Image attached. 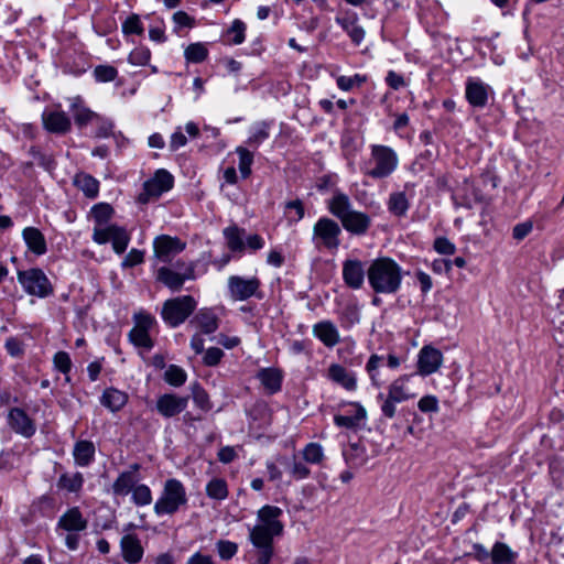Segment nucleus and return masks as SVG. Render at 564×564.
Returning <instances> with one entry per match:
<instances>
[{
    "mask_svg": "<svg viewBox=\"0 0 564 564\" xmlns=\"http://www.w3.org/2000/svg\"><path fill=\"white\" fill-rule=\"evenodd\" d=\"M164 379L169 384L180 387L185 383L187 375L181 367L171 365L164 373Z\"/></svg>",
    "mask_w": 564,
    "mask_h": 564,
    "instance_id": "nucleus-48",
    "label": "nucleus"
},
{
    "mask_svg": "<svg viewBox=\"0 0 564 564\" xmlns=\"http://www.w3.org/2000/svg\"><path fill=\"white\" fill-rule=\"evenodd\" d=\"M175 268L178 271L167 267L160 268L156 279L172 291H180L185 281L195 279V264L177 261Z\"/></svg>",
    "mask_w": 564,
    "mask_h": 564,
    "instance_id": "nucleus-14",
    "label": "nucleus"
},
{
    "mask_svg": "<svg viewBox=\"0 0 564 564\" xmlns=\"http://www.w3.org/2000/svg\"><path fill=\"white\" fill-rule=\"evenodd\" d=\"M367 77L361 74H355L354 76L340 75L336 78L337 87L343 91H349L354 87H359L366 83Z\"/></svg>",
    "mask_w": 564,
    "mask_h": 564,
    "instance_id": "nucleus-47",
    "label": "nucleus"
},
{
    "mask_svg": "<svg viewBox=\"0 0 564 564\" xmlns=\"http://www.w3.org/2000/svg\"><path fill=\"white\" fill-rule=\"evenodd\" d=\"M8 424L17 434L24 437L33 436L36 431L33 420L20 408H12L9 411Z\"/></svg>",
    "mask_w": 564,
    "mask_h": 564,
    "instance_id": "nucleus-22",
    "label": "nucleus"
},
{
    "mask_svg": "<svg viewBox=\"0 0 564 564\" xmlns=\"http://www.w3.org/2000/svg\"><path fill=\"white\" fill-rule=\"evenodd\" d=\"M188 404L187 397L165 393L158 398L156 410L164 417H173L183 412Z\"/></svg>",
    "mask_w": 564,
    "mask_h": 564,
    "instance_id": "nucleus-21",
    "label": "nucleus"
},
{
    "mask_svg": "<svg viewBox=\"0 0 564 564\" xmlns=\"http://www.w3.org/2000/svg\"><path fill=\"white\" fill-rule=\"evenodd\" d=\"M340 234L341 229L335 220L322 217L313 227V241L318 248L323 247L329 251H335L340 245Z\"/></svg>",
    "mask_w": 564,
    "mask_h": 564,
    "instance_id": "nucleus-13",
    "label": "nucleus"
},
{
    "mask_svg": "<svg viewBox=\"0 0 564 564\" xmlns=\"http://www.w3.org/2000/svg\"><path fill=\"white\" fill-rule=\"evenodd\" d=\"M94 122L98 124L96 137L107 138L112 133L113 123L110 120L100 117L99 120H94Z\"/></svg>",
    "mask_w": 564,
    "mask_h": 564,
    "instance_id": "nucleus-62",
    "label": "nucleus"
},
{
    "mask_svg": "<svg viewBox=\"0 0 564 564\" xmlns=\"http://www.w3.org/2000/svg\"><path fill=\"white\" fill-rule=\"evenodd\" d=\"M261 281L258 276L230 275L227 279L228 296L231 301H247L251 297L261 300L263 293L261 291Z\"/></svg>",
    "mask_w": 564,
    "mask_h": 564,
    "instance_id": "nucleus-9",
    "label": "nucleus"
},
{
    "mask_svg": "<svg viewBox=\"0 0 564 564\" xmlns=\"http://www.w3.org/2000/svg\"><path fill=\"white\" fill-rule=\"evenodd\" d=\"M186 247V243L177 237L169 235H161L153 240L154 256L162 262H171L172 259L181 253Z\"/></svg>",
    "mask_w": 564,
    "mask_h": 564,
    "instance_id": "nucleus-16",
    "label": "nucleus"
},
{
    "mask_svg": "<svg viewBox=\"0 0 564 564\" xmlns=\"http://www.w3.org/2000/svg\"><path fill=\"white\" fill-rule=\"evenodd\" d=\"M313 335L328 348L335 347L340 341V335L336 325L328 319L313 325Z\"/></svg>",
    "mask_w": 564,
    "mask_h": 564,
    "instance_id": "nucleus-23",
    "label": "nucleus"
},
{
    "mask_svg": "<svg viewBox=\"0 0 564 564\" xmlns=\"http://www.w3.org/2000/svg\"><path fill=\"white\" fill-rule=\"evenodd\" d=\"M239 158L238 169L242 178L251 175V166L253 164V153L246 147L239 145L235 149Z\"/></svg>",
    "mask_w": 564,
    "mask_h": 564,
    "instance_id": "nucleus-42",
    "label": "nucleus"
},
{
    "mask_svg": "<svg viewBox=\"0 0 564 564\" xmlns=\"http://www.w3.org/2000/svg\"><path fill=\"white\" fill-rule=\"evenodd\" d=\"M73 456L75 464L80 467L88 466L95 457V445L90 441H78L76 442Z\"/></svg>",
    "mask_w": 564,
    "mask_h": 564,
    "instance_id": "nucleus-33",
    "label": "nucleus"
},
{
    "mask_svg": "<svg viewBox=\"0 0 564 564\" xmlns=\"http://www.w3.org/2000/svg\"><path fill=\"white\" fill-rule=\"evenodd\" d=\"M388 209L398 217L404 216L409 209V200L405 193L395 192L390 194Z\"/></svg>",
    "mask_w": 564,
    "mask_h": 564,
    "instance_id": "nucleus-41",
    "label": "nucleus"
},
{
    "mask_svg": "<svg viewBox=\"0 0 564 564\" xmlns=\"http://www.w3.org/2000/svg\"><path fill=\"white\" fill-rule=\"evenodd\" d=\"M245 230L236 226L227 227L224 229V236L227 240V246L232 252H242L245 250Z\"/></svg>",
    "mask_w": 564,
    "mask_h": 564,
    "instance_id": "nucleus-39",
    "label": "nucleus"
},
{
    "mask_svg": "<svg viewBox=\"0 0 564 564\" xmlns=\"http://www.w3.org/2000/svg\"><path fill=\"white\" fill-rule=\"evenodd\" d=\"M264 247V239L258 235H249L245 238V249L247 248L251 252H256Z\"/></svg>",
    "mask_w": 564,
    "mask_h": 564,
    "instance_id": "nucleus-61",
    "label": "nucleus"
},
{
    "mask_svg": "<svg viewBox=\"0 0 564 564\" xmlns=\"http://www.w3.org/2000/svg\"><path fill=\"white\" fill-rule=\"evenodd\" d=\"M120 547L123 560L129 564H137L143 557V547L134 534H126L121 538Z\"/></svg>",
    "mask_w": 564,
    "mask_h": 564,
    "instance_id": "nucleus-25",
    "label": "nucleus"
},
{
    "mask_svg": "<svg viewBox=\"0 0 564 564\" xmlns=\"http://www.w3.org/2000/svg\"><path fill=\"white\" fill-rule=\"evenodd\" d=\"M144 261V251L131 249L121 262L122 268H132Z\"/></svg>",
    "mask_w": 564,
    "mask_h": 564,
    "instance_id": "nucleus-58",
    "label": "nucleus"
},
{
    "mask_svg": "<svg viewBox=\"0 0 564 564\" xmlns=\"http://www.w3.org/2000/svg\"><path fill=\"white\" fill-rule=\"evenodd\" d=\"M90 214L95 221L93 229V241L97 245L111 242L112 249L117 254L123 253L131 240L130 232L122 226L109 224L113 209L109 204L95 205Z\"/></svg>",
    "mask_w": 564,
    "mask_h": 564,
    "instance_id": "nucleus-2",
    "label": "nucleus"
},
{
    "mask_svg": "<svg viewBox=\"0 0 564 564\" xmlns=\"http://www.w3.org/2000/svg\"><path fill=\"white\" fill-rule=\"evenodd\" d=\"M128 402V394L116 388H107L100 398V403L111 412L120 411Z\"/></svg>",
    "mask_w": 564,
    "mask_h": 564,
    "instance_id": "nucleus-31",
    "label": "nucleus"
},
{
    "mask_svg": "<svg viewBox=\"0 0 564 564\" xmlns=\"http://www.w3.org/2000/svg\"><path fill=\"white\" fill-rule=\"evenodd\" d=\"M18 281L30 295L43 299L53 293V286L50 280L43 270L39 268L19 271Z\"/></svg>",
    "mask_w": 564,
    "mask_h": 564,
    "instance_id": "nucleus-12",
    "label": "nucleus"
},
{
    "mask_svg": "<svg viewBox=\"0 0 564 564\" xmlns=\"http://www.w3.org/2000/svg\"><path fill=\"white\" fill-rule=\"evenodd\" d=\"M345 284L352 290H360L367 276L365 263L359 259H346L341 271Z\"/></svg>",
    "mask_w": 564,
    "mask_h": 564,
    "instance_id": "nucleus-18",
    "label": "nucleus"
},
{
    "mask_svg": "<svg viewBox=\"0 0 564 564\" xmlns=\"http://www.w3.org/2000/svg\"><path fill=\"white\" fill-rule=\"evenodd\" d=\"M399 165L397 152L382 144L370 145V156L365 163L364 173L371 178H387Z\"/></svg>",
    "mask_w": 564,
    "mask_h": 564,
    "instance_id": "nucleus-5",
    "label": "nucleus"
},
{
    "mask_svg": "<svg viewBox=\"0 0 564 564\" xmlns=\"http://www.w3.org/2000/svg\"><path fill=\"white\" fill-rule=\"evenodd\" d=\"M443 354L440 349L431 345L423 346L417 354V373L422 377L435 373L443 365Z\"/></svg>",
    "mask_w": 564,
    "mask_h": 564,
    "instance_id": "nucleus-17",
    "label": "nucleus"
},
{
    "mask_svg": "<svg viewBox=\"0 0 564 564\" xmlns=\"http://www.w3.org/2000/svg\"><path fill=\"white\" fill-rule=\"evenodd\" d=\"M518 553L503 542H496L490 551L492 564H513Z\"/></svg>",
    "mask_w": 564,
    "mask_h": 564,
    "instance_id": "nucleus-37",
    "label": "nucleus"
},
{
    "mask_svg": "<svg viewBox=\"0 0 564 564\" xmlns=\"http://www.w3.org/2000/svg\"><path fill=\"white\" fill-rule=\"evenodd\" d=\"M328 379L339 384L347 391H355L357 389V378L352 371L347 370L338 364H333L328 368Z\"/></svg>",
    "mask_w": 564,
    "mask_h": 564,
    "instance_id": "nucleus-28",
    "label": "nucleus"
},
{
    "mask_svg": "<svg viewBox=\"0 0 564 564\" xmlns=\"http://www.w3.org/2000/svg\"><path fill=\"white\" fill-rule=\"evenodd\" d=\"M194 323L204 334H213L218 328V317L210 308H202L195 315Z\"/></svg>",
    "mask_w": 564,
    "mask_h": 564,
    "instance_id": "nucleus-34",
    "label": "nucleus"
},
{
    "mask_svg": "<svg viewBox=\"0 0 564 564\" xmlns=\"http://www.w3.org/2000/svg\"><path fill=\"white\" fill-rule=\"evenodd\" d=\"M417 408L424 413H436L440 410L438 400L435 395H424L419 400Z\"/></svg>",
    "mask_w": 564,
    "mask_h": 564,
    "instance_id": "nucleus-59",
    "label": "nucleus"
},
{
    "mask_svg": "<svg viewBox=\"0 0 564 564\" xmlns=\"http://www.w3.org/2000/svg\"><path fill=\"white\" fill-rule=\"evenodd\" d=\"M359 322V313L355 307H346L343 312V326L351 327Z\"/></svg>",
    "mask_w": 564,
    "mask_h": 564,
    "instance_id": "nucleus-64",
    "label": "nucleus"
},
{
    "mask_svg": "<svg viewBox=\"0 0 564 564\" xmlns=\"http://www.w3.org/2000/svg\"><path fill=\"white\" fill-rule=\"evenodd\" d=\"M192 395L194 403L202 409L203 411H208L212 409V404L209 402V397L207 392L199 386L194 384L192 387Z\"/></svg>",
    "mask_w": 564,
    "mask_h": 564,
    "instance_id": "nucleus-53",
    "label": "nucleus"
},
{
    "mask_svg": "<svg viewBox=\"0 0 564 564\" xmlns=\"http://www.w3.org/2000/svg\"><path fill=\"white\" fill-rule=\"evenodd\" d=\"M270 137V123L267 121L254 122L249 129L247 144L258 149Z\"/></svg>",
    "mask_w": 564,
    "mask_h": 564,
    "instance_id": "nucleus-35",
    "label": "nucleus"
},
{
    "mask_svg": "<svg viewBox=\"0 0 564 564\" xmlns=\"http://www.w3.org/2000/svg\"><path fill=\"white\" fill-rule=\"evenodd\" d=\"M80 98L79 97H76L73 102H72V110L74 112V119H75V123L79 127V128H83L84 126H86L87 123L89 122H94V120H99L100 119V116L94 111H91L90 109L84 107L80 105Z\"/></svg>",
    "mask_w": 564,
    "mask_h": 564,
    "instance_id": "nucleus-38",
    "label": "nucleus"
},
{
    "mask_svg": "<svg viewBox=\"0 0 564 564\" xmlns=\"http://www.w3.org/2000/svg\"><path fill=\"white\" fill-rule=\"evenodd\" d=\"M150 50L145 46H138L129 54L128 61L134 66H144L150 62Z\"/></svg>",
    "mask_w": 564,
    "mask_h": 564,
    "instance_id": "nucleus-50",
    "label": "nucleus"
},
{
    "mask_svg": "<svg viewBox=\"0 0 564 564\" xmlns=\"http://www.w3.org/2000/svg\"><path fill=\"white\" fill-rule=\"evenodd\" d=\"M174 184L173 175L164 170H158L154 175L143 183V188L138 196L140 204H148L150 200L159 198L163 193L169 192Z\"/></svg>",
    "mask_w": 564,
    "mask_h": 564,
    "instance_id": "nucleus-15",
    "label": "nucleus"
},
{
    "mask_svg": "<svg viewBox=\"0 0 564 564\" xmlns=\"http://www.w3.org/2000/svg\"><path fill=\"white\" fill-rule=\"evenodd\" d=\"M224 356V351L217 347H210L204 355V364L209 367H214L219 364Z\"/></svg>",
    "mask_w": 564,
    "mask_h": 564,
    "instance_id": "nucleus-60",
    "label": "nucleus"
},
{
    "mask_svg": "<svg viewBox=\"0 0 564 564\" xmlns=\"http://www.w3.org/2000/svg\"><path fill=\"white\" fill-rule=\"evenodd\" d=\"M413 375H402L394 379L387 388V393H379L377 399L381 401V412L387 419H393L397 413V404L409 401L416 397L410 381Z\"/></svg>",
    "mask_w": 564,
    "mask_h": 564,
    "instance_id": "nucleus-6",
    "label": "nucleus"
},
{
    "mask_svg": "<svg viewBox=\"0 0 564 564\" xmlns=\"http://www.w3.org/2000/svg\"><path fill=\"white\" fill-rule=\"evenodd\" d=\"M370 288L377 294H395L400 291L403 271L399 263L389 257L377 258L367 268Z\"/></svg>",
    "mask_w": 564,
    "mask_h": 564,
    "instance_id": "nucleus-3",
    "label": "nucleus"
},
{
    "mask_svg": "<svg viewBox=\"0 0 564 564\" xmlns=\"http://www.w3.org/2000/svg\"><path fill=\"white\" fill-rule=\"evenodd\" d=\"M44 128L56 134H65L70 130L72 121L68 115L61 109H46L42 113Z\"/></svg>",
    "mask_w": 564,
    "mask_h": 564,
    "instance_id": "nucleus-20",
    "label": "nucleus"
},
{
    "mask_svg": "<svg viewBox=\"0 0 564 564\" xmlns=\"http://www.w3.org/2000/svg\"><path fill=\"white\" fill-rule=\"evenodd\" d=\"M349 406L354 409L352 416L346 415V414H336L334 416V423L338 427H345V429H356L364 421L367 419V411L366 409L358 402H351L349 403Z\"/></svg>",
    "mask_w": 564,
    "mask_h": 564,
    "instance_id": "nucleus-29",
    "label": "nucleus"
},
{
    "mask_svg": "<svg viewBox=\"0 0 564 564\" xmlns=\"http://www.w3.org/2000/svg\"><path fill=\"white\" fill-rule=\"evenodd\" d=\"M433 248L437 253L444 256L454 254L456 251V246L446 237H437L434 240Z\"/></svg>",
    "mask_w": 564,
    "mask_h": 564,
    "instance_id": "nucleus-57",
    "label": "nucleus"
},
{
    "mask_svg": "<svg viewBox=\"0 0 564 564\" xmlns=\"http://www.w3.org/2000/svg\"><path fill=\"white\" fill-rule=\"evenodd\" d=\"M55 369L67 375L72 369V360L66 351H57L53 357Z\"/></svg>",
    "mask_w": 564,
    "mask_h": 564,
    "instance_id": "nucleus-56",
    "label": "nucleus"
},
{
    "mask_svg": "<svg viewBox=\"0 0 564 564\" xmlns=\"http://www.w3.org/2000/svg\"><path fill=\"white\" fill-rule=\"evenodd\" d=\"M387 366L391 369H397L401 365V359L393 354H389L386 358ZM384 362V356H380L377 354H373L369 357L367 364H366V371L369 376L370 382L373 387H381L383 383V380L380 377V367Z\"/></svg>",
    "mask_w": 564,
    "mask_h": 564,
    "instance_id": "nucleus-19",
    "label": "nucleus"
},
{
    "mask_svg": "<svg viewBox=\"0 0 564 564\" xmlns=\"http://www.w3.org/2000/svg\"><path fill=\"white\" fill-rule=\"evenodd\" d=\"M489 87L478 78H469L466 83V98L473 107L482 108L488 100Z\"/></svg>",
    "mask_w": 564,
    "mask_h": 564,
    "instance_id": "nucleus-26",
    "label": "nucleus"
},
{
    "mask_svg": "<svg viewBox=\"0 0 564 564\" xmlns=\"http://www.w3.org/2000/svg\"><path fill=\"white\" fill-rule=\"evenodd\" d=\"M94 75L97 82L108 83L116 79L118 70L110 65H99L95 68Z\"/></svg>",
    "mask_w": 564,
    "mask_h": 564,
    "instance_id": "nucleus-54",
    "label": "nucleus"
},
{
    "mask_svg": "<svg viewBox=\"0 0 564 564\" xmlns=\"http://www.w3.org/2000/svg\"><path fill=\"white\" fill-rule=\"evenodd\" d=\"M197 303L192 295L177 296L164 302L162 318L171 327H177L195 311Z\"/></svg>",
    "mask_w": 564,
    "mask_h": 564,
    "instance_id": "nucleus-10",
    "label": "nucleus"
},
{
    "mask_svg": "<svg viewBox=\"0 0 564 564\" xmlns=\"http://www.w3.org/2000/svg\"><path fill=\"white\" fill-rule=\"evenodd\" d=\"M246 23L239 19L234 20L231 26L227 30L226 35L231 44L239 45L246 39Z\"/></svg>",
    "mask_w": 564,
    "mask_h": 564,
    "instance_id": "nucleus-45",
    "label": "nucleus"
},
{
    "mask_svg": "<svg viewBox=\"0 0 564 564\" xmlns=\"http://www.w3.org/2000/svg\"><path fill=\"white\" fill-rule=\"evenodd\" d=\"M283 511L276 506L265 505L257 512L258 523L249 529V540L257 549V564H269L273 557V539L283 533L280 518Z\"/></svg>",
    "mask_w": 564,
    "mask_h": 564,
    "instance_id": "nucleus-1",
    "label": "nucleus"
},
{
    "mask_svg": "<svg viewBox=\"0 0 564 564\" xmlns=\"http://www.w3.org/2000/svg\"><path fill=\"white\" fill-rule=\"evenodd\" d=\"M327 208L334 217L339 219L343 228L352 235H365L370 228L369 215L356 210L349 196L339 189H336L327 200Z\"/></svg>",
    "mask_w": 564,
    "mask_h": 564,
    "instance_id": "nucleus-4",
    "label": "nucleus"
},
{
    "mask_svg": "<svg viewBox=\"0 0 564 564\" xmlns=\"http://www.w3.org/2000/svg\"><path fill=\"white\" fill-rule=\"evenodd\" d=\"M88 520L84 517L78 507L68 508L56 523V532L65 533V546L69 551H76L79 547L80 533L86 531Z\"/></svg>",
    "mask_w": 564,
    "mask_h": 564,
    "instance_id": "nucleus-8",
    "label": "nucleus"
},
{
    "mask_svg": "<svg viewBox=\"0 0 564 564\" xmlns=\"http://www.w3.org/2000/svg\"><path fill=\"white\" fill-rule=\"evenodd\" d=\"M74 183L87 197L95 198L98 195L99 182L95 177L79 173L75 176Z\"/></svg>",
    "mask_w": 564,
    "mask_h": 564,
    "instance_id": "nucleus-40",
    "label": "nucleus"
},
{
    "mask_svg": "<svg viewBox=\"0 0 564 564\" xmlns=\"http://www.w3.org/2000/svg\"><path fill=\"white\" fill-rule=\"evenodd\" d=\"M131 492V499L137 506H149L152 502L151 489L144 484L135 486Z\"/></svg>",
    "mask_w": 564,
    "mask_h": 564,
    "instance_id": "nucleus-49",
    "label": "nucleus"
},
{
    "mask_svg": "<svg viewBox=\"0 0 564 564\" xmlns=\"http://www.w3.org/2000/svg\"><path fill=\"white\" fill-rule=\"evenodd\" d=\"M84 476L79 471L64 473L57 480V488L69 494H78L84 485Z\"/></svg>",
    "mask_w": 564,
    "mask_h": 564,
    "instance_id": "nucleus-36",
    "label": "nucleus"
},
{
    "mask_svg": "<svg viewBox=\"0 0 564 564\" xmlns=\"http://www.w3.org/2000/svg\"><path fill=\"white\" fill-rule=\"evenodd\" d=\"M140 466L133 464L129 470L122 471L112 484V492L116 496L124 497L130 494L138 481Z\"/></svg>",
    "mask_w": 564,
    "mask_h": 564,
    "instance_id": "nucleus-27",
    "label": "nucleus"
},
{
    "mask_svg": "<svg viewBox=\"0 0 564 564\" xmlns=\"http://www.w3.org/2000/svg\"><path fill=\"white\" fill-rule=\"evenodd\" d=\"M23 240L28 248L35 254L42 256L46 252V241L43 234L35 227H26L22 231Z\"/></svg>",
    "mask_w": 564,
    "mask_h": 564,
    "instance_id": "nucleus-32",
    "label": "nucleus"
},
{
    "mask_svg": "<svg viewBox=\"0 0 564 564\" xmlns=\"http://www.w3.org/2000/svg\"><path fill=\"white\" fill-rule=\"evenodd\" d=\"M386 83L390 88H392L394 90H398L405 86L403 76L395 73L394 70L388 72V74L386 76Z\"/></svg>",
    "mask_w": 564,
    "mask_h": 564,
    "instance_id": "nucleus-63",
    "label": "nucleus"
},
{
    "mask_svg": "<svg viewBox=\"0 0 564 564\" xmlns=\"http://www.w3.org/2000/svg\"><path fill=\"white\" fill-rule=\"evenodd\" d=\"M302 454L304 460L310 464H321L324 459V448L319 443H308Z\"/></svg>",
    "mask_w": 564,
    "mask_h": 564,
    "instance_id": "nucleus-46",
    "label": "nucleus"
},
{
    "mask_svg": "<svg viewBox=\"0 0 564 564\" xmlns=\"http://www.w3.org/2000/svg\"><path fill=\"white\" fill-rule=\"evenodd\" d=\"M207 56L208 50L200 42L189 44L184 51V57L188 63H202Z\"/></svg>",
    "mask_w": 564,
    "mask_h": 564,
    "instance_id": "nucleus-44",
    "label": "nucleus"
},
{
    "mask_svg": "<svg viewBox=\"0 0 564 564\" xmlns=\"http://www.w3.org/2000/svg\"><path fill=\"white\" fill-rule=\"evenodd\" d=\"M285 215L292 223H297L304 217V206L300 199L291 200L285 204Z\"/></svg>",
    "mask_w": 564,
    "mask_h": 564,
    "instance_id": "nucleus-52",
    "label": "nucleus"
},
{
    "mask_svg": "<svg viewBox=\"0 0 564 564\" xmlns=\"http://www.w3.org/2000/svg\"><path fill=\"white\" fill-rule=\"evenodd\" d=\"M218 555L224 561L231 560L238 552V545L228 540H219L216 543Z\"/></svg>",
    "mask_w": 564,
    "mask_h": 564,
    "instance_id": "nucleus-51",
    "label": "nucleus"
},
{
    "mask_svg": "<svg viewBox=\"0 0 564 564\" xmlns=\"http://www.w3.org/2000/svg\"><path fill=\"white\" fill-rule=\"evenodd\" d=\"M335 21L347 33L354 44L359 45L364 41L366 32L358 24L357 13L346 12L341 17H336Z\"/></svg>",
    "mask_w": 564,
    "mask_h": 564,
    "instance_id": "nucleus-24",
    "label": "nucleus"
},
{
    "mask_svg": "<svg viewBox=\"0 0 564 564\" xmlns=\"http://www.w3.org/2000/svg\"><path fill=\"white\" fill-rule=\"evenodd\" d=\"M188 501L184 485L176 478L167 479L162 492L154 503L153 511L156 516H172Z\"/></svg>",
    "mask_w": 564,
    "mask_h": 564,
    "instance_id": "nucleus-7",
    "label": "nucleus"
},
{
    "mask_svg": "<svg viewBox=\"0 0 564 564\" xmlns=\"http://www.w3.org/2000/svg\"><path fill=\"white\" fill-rule=\"evenodd\" d=\"M257 378L269 394H274L281 390L283 373L276 368H262L259 370Z\"/></svg>",
    "mask_w": 564,
    "mask_h": 564,
    "instance_id": "nucleus-30",
    "label": "nucleus"
},
{
    "mask_svg": "<svg viewBox=\"0 0 564 564\" xmlns=\"http://www.w3.org/2000/svg\"><path fill=\"white\" fill-rule=\"evenodd\" d=\"M134 325L128 334L129 341L137 348L150 351L154 341L150 336L151 329L155 326V318L147 312H138L133 315Z\"/></svg>",
    "mask_w": 564,
    "mask_h": 564,
    "instance_id": "nucleus-11",
    "label": "nucleus"
},
{
    "mask_svg": "<svg viewBox=\"0 0 564 564\" xmlns=\"http://www.w3.org/2000/svg\"><path fill=\"white\" fill-rule=\"evenodd\" d=\"M122 32L124 34H142L143 25L139 15L131 14L130 17H128L122 23Z\"/></svg>",
    "mask_w": 564,
    "mask_h": 564,
    "instance_id": "nucleus-55",
    "label": "nucleus"
},
{
    "mask_svg": "<svg viewBox=\"0 0 564 564\" xmlns=\"http://www.w3.org/2000/svg\"><path fill=\"white\" fill-rule=\"evenodd\" d=\"M206 495L210 499L225 500L228 497V486L223 478H213L206 485Z\"/></svg>",
    "mask_w": 564,
    "mask_h": 564,
    "instance_id": "nucleus-43",
    "label": "nucleus"
}]
</instances>
